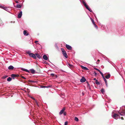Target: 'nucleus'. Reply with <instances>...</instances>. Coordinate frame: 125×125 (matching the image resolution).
<instances>
[{
	"instance_id": "obj_32",
	"label": "nucleus",
	"mask_w": 125,
	"mask_h": 125,
	"mask_svg": "<svg viewBox=\"0 0 125 125\" xmlns=\"http://www.w3.org/2000/svg\"><path fill=\"white\" fill-rule=\"evenodd\" d=\"M21 78H23L24 79H26V78H25L23 76H21Z\"/></svg>"
},
{
	"instance_id": "obj_42",
	"label": "nucleus",
	"mask_w": 125,
	"mask_h": 125,
	"mask_svg": "<svg viewBox=\"0 0 125 125\" xmlns=\"http://www.w3.org/2000/svg\"><path fill=\"white\" fill-rule=\"evenodd\" d=\"M31 98H32L33 99V100H35V101H36V100L35 99V98H34L33 97H31Z\"/></svg>"
},
{
	"instance_id": "obj_44",
	"label": "nucleus",
	"mask_w": 125,
	"mask_h": 125,
	"mask_svg": "<svg viewBox=\"0 0 125 125\" xmlns=\"http://www.w3.org/2000/svg\"><path fill=\"white\" fill-rule=\"evenodd\" d=\"M94 73L95 74V75L96 76L97 75V73L95 72H94Z\"/></svg>"
},
{
	"instance_id": "obj_22",
	"label": "nucleus",
	"mask_w": 125,
	"mask_h": 125,
	"mask_svg": "<svg viewBox=\"0 0 125 125\" xmlns=\"http://www.w3.org/2000/svg\"><path fill=\"white\" fill-rule=\"evenodd\" d=\"M12 79L11 77H9L7 79V80L8 81H10Z\"/></svg>"
},
{
	"instance_id": "obj_36",
	"label": "nucleus",
	"mask_w": 125,
	"mask_h": 125,
	"mask_svg": "<svg viewBox=\"0 0 125 125\" xmlns=\"http://www.w3.org/2000/svg\"><path fill=\"white\" fill-rule=\"evenodd\" d=\"M68 124V122H65L64 125H67Z\"/></svg>"
},
{
	"instance_id": "obj_1",
	"label": "nucleus",
	"mask_w": 125,
	"mask_h": 125,
	"mask_svg": "<svg viewBox=\"0 0 125 125\" xmlns=\"http://www.w3.org/2000/svg\"><path fill=\"white\" fill-rule=\"evenodd\" d=\"M61 50L63 56L66 58H68V55L64 49L63 48H62L61 49Z\"/></svg>"
},
{
	"instance_id": "obj_26",
	"label": "nucleus",
	"mask_w": 125,
	"mask_h": 125,
	"mask_svg": "<svg viewBox=\"0 0 125 125\" xmlns=\"http://www.w3.org/2000/svg\"><path fill=\"white\" fill-rule=\"evenodd\" d=\"M74 120L76 121H79V119H78L77 117H75V119Z\"/></svg>"
},
{
	"instance_id": "obj_34",
	"label": "nucleus",
	"mask_w": 125,
	"mask_h": 125,
	"mask_svg": "<svg viewBox=\"0 0 125 125\" xmlns=\"http://www.w3.org/2000/svg\"><path fill=\"white\" fill-rule=\"evenodd\" d=\"M63 113L64 115H66V112H64Z\"/></svg>"
},
{
	"instance_id": "obj_49",
	"label": "nucleus",
	"mask_w": 125,
	"mask_h": 125,
	"mask_svg": "<svg viewBox=\"0 0 125 125\" xmlns=\"http://www.w3.org/2000/svg\"><path fill=\"white\" fill-rule=\"evenodd\" d=\"M95 70H97V71H98V69L96 68H95Z\"/></svg>"
},
{
	"instance_id": "obj_37",
	"label": "nucleus",
	"mask_w": 125,
	"mask_h": 125,
	"mask_svg": "<svg viewBox=\"0 0 125 125\" xmlns=\"http://www.w3.org/2000/svg\"><path fill=\"white\" fill-rule=\"evenodd\" d=\"M25 71H26L27 72H29V70H27L26 69H25Z\"/></svg>"
},
{
	"instance_id": "obj_27",
	"label": "nucleus",
	"mask_w": 125,
	"mask_h": 125,
	"mask_svg": "<svg viewBox=\"0 0 125 125\" xmlns=\"http://www.w3.org/2000/svg\"><path fill=\"white\" fill-rule=\"evenodd\" d=\"M82 3H83V4L84 5H86V3H85V2L84 0L82 1Z\"/></svg>"
},
{
	"instance_id": "obj_33",
	"label": "nucleus",
	"mask_w": 125,
	"mask_h": 125,
	"mask_svg": "<svg viewBox=\"0 0 125 125\" xmlns=\"http://www.w3.org/2000/svg\"><path fill=\"white\" fill-rule=\"evenodd\" d=\"M100 74H101L103 78H104V75H103V73H102V72L100 73Z\"/></svg>"
},
{
	"instance_id": "obj_47",
	"label": "nucleus",
	"mask_w": 125,
	"mask_h": 125,
	"mask_svg": "<svg viewBox=\"0 0 125 125\" xmlns=\"http://www.w3.org/2000/svg\"><path fill=\"white\" fill-rule=\"evenodd\" d=\"M98 71L100 73H101L102 72L99 70H98Z\"/></svg>"
},
{
	"instance_id": "obj_20",
	"label": "nucleus",
	"mask_w": 125,
	"mask_h": 125,
	"mask_svg": "<svg viewBox=\"0 0 125 125\" xmlns=\"http://www.w3.org/2000/svg\"><path fill=\"white\" fill-rule=\"evenodd\" d=\"M31 73H35V71L33 69H31Z\"/></svg>"
},
{
	"instance_id": "obj_28",
	"label": "nucleus",
	"mask_w": 125,
	"mask_h": 125,
	"mask_svg": "<svg viewBox=\"0 0 125 125\" xmlns=\"http://www.w3.org/2000/svg\"><path fill=\"white\" fill-rule=\"evenodd\" d=\"M91 20L92 21L93 24H95V22H94V20H93V19H92V18H91Z\"/></svg>"
},
{
	"instance_id": "obj_19",
	"label": "nucleus",
	"mask_w": 125,
	"mask_h": 125,
	"mask_svg": "<svg viewBox=\"0 0 125 125\" xmlns=\"http://www.w3.org/2000/svg\"><path fill=\"white\" fill-rule=\"evenodd\" d=\"M95 83L97 85H99L100 83L99 82H98L97 80H96L95 82Z\"/></svg>"
},
{
	"instance_id": "obj_25",
	"label": "nucleus",
	"mask_w": 125,
	"mask_h": 125,
	"mask_svg": "<svg viewBox=\"0 0 125 125\" xmlns=\"http://www.w3.org/2000/svg\"><path fill=\"white\" fill-rule=\"evenodd\" d=\"M101 92L103 93L104 92V89H102L101 90Z\"/></svg>"
},
{
	"instance_id": "obj_29",
	"label": "nucleus",
	"mask_w": 125,
	"mask_h": 125,
	"mask_svg": "<svg viewBox=\"0 0 125 125\" xmlns=\"http://www.w3.org/2000/svg\"><path fill=\"white\" fill-rule=\"evenodd\" d=\"M8 76H5L3 77H2V78L3 79H5Z\"/></svg>"
},
{
	"instance_id": "obj_16",
	"label": "nucleus",
	"mask_w": 125,
	"mask_h": 125,
	"mask_svg": "<svg viewBox=\"0 0 125 125\" xmlns=\"http://www.w3.org/2000/svg\"><path fill=\"white\" fill-rule=\"evenodd\" d=\"M104 79V80L105 82V83L106 84V85L107 86V81L106 79H105V78L104 77V78H103Z\"/></svg>"
},
{
	"instance_id": "obj_10",
	"label": "nucleus",
	"mask_w": 125,
	"mask_h": 125,
	"mask_svg": "<svg viewBox=\"0 0 125 125\" xmlns=\"http://www.w3.org/2000/svg\"><path fill=\"white\" fill-rule=\"evenodd\" d=\"M86 80V79L84 77H83L80 80V81L81 82L83 83L85 82Z\"/></svg>"
},
{
	"instance_id": "obj_52",
	"label": "nucleus",
	"mask_w": 125,
	"mask_h": 125,
	"mask_svg": "<svg viewBox=\"0 0 125 125\" xmlns=\"http://www.w3.org/2000/svg\"><path fill=\"white\" fill-rule=\"evenodd\" d=\"M1 7V6H0V7Z\"/></svg>"
},
{
	"instance_id": "obj_35",
	"label": "nucleus",
	"mask_w": 125,
	"mask_h": 125,
	"mask_svg": "<svg viewBox=\"0 0 125 125\" xmlns=\"http://www.w3.org/2000/svg\"><path fill=\"white\" fill-rule=\"evenodd\" d=\"M27 53L29 54V55H30V54L31 53H30V52L29 51H28L27 52Z\"/></svg>"
},
{
	"instance_id": "obj_38",
	"label": "nucleus",
	"mask_w": 125,
	"mask_h": 125,
	"mask_svg": "<svg viewBox=\"0 0 125 125\" xmlns=\"http://www.w3.org/2000/svg\"><path fill=\"white\" fill-rule=\"evenodd\" d=\"M38 42V41H35V42H34L36 43V44H38V43H37Z\"/></svg>"
},
{
	"instance_id": "obj_41",
	"label": "nucleus",
	"mask_w": 125,
	"mask_h": 125,
	"mask_svg": "<svg viewBox=\"0 0 125 125\" xmlns=\"http://www.w3.org/2000/svg\"><path fill=\"white\" fill-rule=\"evenodd\" d=\"M25 69H24L23 68H21V70L23 71H25Z\"/></svg>"
},
{
	"instance_id": "obj_9",
	"label": "nucleus",
	"mask_w": 125,
	"mask_h": 125,
	"mask_svg": "<svg viewBox=\"0 0 125 125\" xmlns=\"http://www.w3.org/2000/svg\"><path fill=\"white\" fill-rule=\"evenodd\" d=\"M84 6L86 8V9L90 11L91 12H92V10L89 8L88 6L87 5V4L85 5Z\"/></svg>"
},
{
	"instance_id": "obj_5",
	"label": "nucleus",
	"mask_w": 125,
	"mask_h": 125,
	"mask_svg": "<svg viewBox=\"0 0 125 125\" xmlns=\"http://www.w3.org/2000/svg\"><path fill=\"white\" fill-rule=\"evenodd\" d=\"M11 76L12 78L13 79H14L15 77H18L19 76V75L18 74H12L11 75Z\"/></svg>"
},
{
	"instance_id": "obj_46",
	"label": "nucleus",
	"mask_w": 125,
	"mask_h": 125,
	"mask_svg": "<svg viewBox=\"0 0 125 125\" xmlns=\"http://www.w3.org/2000/svg\"><path fill=\"white\" fill-rule=\"evenodd\" d=\"M98 71L100 73H101L102 72L99 70H98Z\"/></svg>"
},
{
	"instance_id": "obj_12",
	"label": "nucleus",
	"mask_w": 125,
	"mask_h": 125,
	"mask_svg": "<svg viewBox=\"0 0 125 125\" xmlns=\"http://www.w3.org/2000/svg\"><path fill=\"white\" fill-rule=\"evenodd\" d=\"M43 58L44 60H48V58L45 55H43Z\"/></svg>"
},
{
	"instance_id": "obj_30",
	"label": "nucleus",
	"mask_w": 125,
	"mask_h": 125,
	"mask_svg": "<svg viewBox=\"0 0 125 125\" xmlns=\"http://www.w3.org/2000/svg\"><path fill=\"white\" fill-rule=\"evenodd\" d=\"M0 25H3L2 23V21H0Z\"/></svg>"
},
{
	"instance_id": "obj_3",
	"label": "nucleus",
	"mask_w": 125,
	"mask_h": 125,
	"mask_svg": "<svg viewBox=\"0 0 125 125\" xmlns=\"http://www.w3.org/2000/svg\"><path fill=\"white\" fill-rule=\"evenodd\" d=\"M118 113L121 115L123 116L125 115V110H123L121 112L118 111Z\"/></svg>"
},
{
	"instance_id": "obj_18",
	"label": "nucleus",
	"mask_w": 125,
	"mask_h": 125,
	"mask_svg": "<svg viewBox=\"0 0 125 125\" xmlns=\"http://www.w3.org/2000/svg\"><path fill=\"white\" fill-rule=\"evenodd\" d=\"M16 7L17 8H21V6L20 4H17Z\"/></svg>"
},
{
	"instance_id": "obj_48",
	"label": "nucleus",
	"mask_w": 125,
	"mask_h": 125,
	"mask_svg": "<svg viewBox=\"0 0 125 125\" xmlns=\"http://www.w3.org/2000/svg\"><path fill=\"white\" fill-rule=\"evenodd\" d=\"M93 80H95V81H96V80H97L96 79V78H94V79H93Z\"/></svg>"
},
{
	"instance_id": "obj_11",
	"label": "nucleus",
	"mask_w": 125,
	"mask_h": 125,
	"mask_svg": "<svg viewBox=\"0 0 125 125\" xmlns=\"http://www.w3.org/2000/svg\"><path fill=\"white\" fill-rule=\"evenodd\" d=\"M22 14V12L21 11L20 13H19L18 15V17L19 18H20L21 17Z\"/></svg>"
},
{
	"instance_id": "obj_43",
	"label": "nucleus",
	"mask_w": 125,
	"mask_h": 125,
	"mask_svg": "<svg viewBox=\"0 0 125 125\" xmlns=\"http://www.w3.org/2000/svg\"><path fill=\"white\" fill-rule=\"evenodd\" d=\"M35 101V102H36V104H37V105H38V103H37V102L36 100Z\"/></svg>"
},
{
	"instance_id": "obj_2",
	"label": "nucleus",
	"mask_w": 125,
	"mask_h": 125,
	"mask_svg": "<svg viewBox=\"0 0 125 125\" xmlns=\"http://www.w3.org/2000/svg\"><path fill=\"white\" fill-rule=\"evenodd\" d=\"M119 116V115L118 114L115 113H114L112 116L113 117L116 119H118V117Z\"/></svg>"
},
{
	"instance_id": "obj_14",
	"label": "nucleus",
	"mask_w": 125,
	"mask_h": 125,
	"mask_svg": "<svg viewBox=\"0 0 125 125\" xmlns=\"http://www.w3.org/2000/svg\"><path fill=\"white\" fill-rule=\"evenodd\" d=\"M14 68V67L12 65H10L8 67V68L9 70H13Z\"/></svg>"
},
{
	"instance_id": "obj_13",
	"label": "nucleus",
	"mask_w": 125,
	"mask_h": 125,
	"mask_svg": "<svg viewBox=\"0 0 125 125\" xmlns=\"http://www.w3.org/2000/svg\"><path fill=\"white\" fill-rule=\"evenodd\" d=\"M81 67L83 69L85 70H88V69L86 67L83 66L82 65H81Z\"/></svg>"
},
{
	"instance_id": "obj_17",
	"label": "nucleus",
	"mask_w": 125,
	"mask_h": 125,
	"mask_svg": "<svg viewBox=\"0 0 125 125\" xmlns=\"http://www.w3.org/2000/svg\"><path fill=\"white\" fill-rule=\"evenodd\" d=\"M35 55H36V56L39 58H41V57L39 54L38 53H36Z\"/></svg>"
},
{
	"instance_id": "obj_23",
	"label": "nucleus",
	"mask_w": 125,
	"mask_h": 125,
	"mask_svg": "<svg viewBox=\"0 0 125 125\" xmlns=\"http://www.w3.org/2000/svg\"><path fill=\"white\" fill-rule=\"evenodd\" d=\"M28 81L30 83H33L35 82V81H34L29 80Z\"/></svg>"
},
{
	"instance_id": "obj_40",
	"label": "nucleus",
	"mask_w": 125,
	"mask_h": 125,
	"mask_svg": "<svg viewBox=\"0 0 125 125\" xmlns=\"http://www.w3.org/2000/svg\"><path fill=\"white\" fill-rule=\"evenodd\" d=\"M100 61V60L99 59H98L97 60V62H98V63L96 62L97 64H98L99 62Z\"/></svg>"
},
{
	"instance_id": "obj_15",
	"label": "nucleus",
	"mask_w": 125,
	"mask_h": 125,
	"mask_svg": "<svg viewBox=\"0 0 125 125\" xmlns=\"http://www.w3.org/2000/svg\"><path fill=\"white\" fill-rule=\"evenodd\" d=\"M110 74H108L107 75H106L105 77L107 79H109L110 78Z\"/></svg>"
},
{
	"instance_id": "obj_8",
	"label": "nucleus",
	"mask_w": 125,
	"mask_h": 125,
	"mask_svg": "<svg viewBox=\"0 0 125 125\" xmlns=\"http://www.w3.org/2000/svg\"><path fill=\"white\" fill-rule=\"evenodd\" d=\"M23 33L24 35L25 36H27L29 34V33L27 30L24 31H23Z\"/></svg>"
},
{
	"instance_id": "obj_50",
	"label": "nucleus",
	"mask_w": 125,
	"mask_h": 125,
	"mask_svg": "<svg viewBox=\"0 0 125 125\" xmlns=\"http://www.w3.org/2000/svg\"><path fill=\"white\" fill-rule=\"evenodd\" d=\"M121 119H122V120H124V119L123 118V117H121Z\"/></svg>"
},
{
	"instance_id": "obj_45",
	"label": "nucleus",
	"mask_w": 125,
	"mask_h": 125,
	"mask_svg": "<svg viewBox=\"0 0 125 125\" xmlns=\"http://www.w3.org/2000/svg\"><path fill=\"white\" fill-rule=\"evenodd\" d=\"M51 75L53 76L54 75V74L53 73H52L51 74Z\"/></svg>"
},
{
	"instance_id": "obj_51",
	"label": "nucleus",
	"mask_w": 125,
	"mask_h": 125,
	"mask_svg": "<svg viewBox=\"0 0 125 125\" xmlns=\"http://www.w3.org/2000/svg\"><path fill=\"white\" fill-rule=\"evenodd\" d=\"M15 2L16 3H18V2L17 1H15Z\"/></svg>"
},
{
	"instance_id": "obj_4",
	"label": "nucleus",
	"mask_w": 125,
	"mask_h": 125,
	"mask_svg": "<svg viewBox=\"0 0 125 125\" xmlns=\"http://www.w3.org/2000/svg\"><path fill=\"white\" fill-rule=\"evenodd\" d=\"M30 56L34 59H36V56L35 54L32 53L30 54Z\"/></svg>"
},
{
	"instance_id": "obj_39",
	"label": "nucleus",
	"mask_w": 125,
	"mask_h": 125,
	"mask_svg": "<svg viewBox=\"0 0 125 125\" xmlns=\"http://www.w3.org/2000/svg\"><path fill=\"white\" fill-rule=\"evenodd\" d=\"M88 88H89V89H90V90L91 89V88L90 87L89 85H88Z\"/></svg>"
},
{
	"instance_id": "obj_6",
	"label": "nucleus",
	"mask_w": 125,
	"mask_h": 125,
	"mask_svg": "<svg viewBox=\"0 0 125 125\" xmlns=\"http://www.w3.org/2000/svg\"><path fill=\"white\" fill-rule=\"evenodd\" d=\"M66 48H67L68 50H71L72 49V47L66 44Z\"/></svg>"
},
{
	"instance_id": "obj_7",
	"label": "nucleus",
	"mask_w": 125,
	"mask_h": 125,
	"mask_svg": "<svg viewBox=\"0 0 125 125\" xmlns=\"http://www.w3.org/2000/svg\"><path fill=\"white\" fill-rule=\"evenodd\" d=\"M65 110V107L63 108L60 111V112L59 113V114L60 115H61L64 112V111Z\"/></svg>"
},
{
	"instance_id": "obj_31",
	"label": "nucleus",
	"mask_w": 125,
	"mask_h": 125,
	"mask_svg": "<svg viewBox=\"0 0 125 125\" xmlns=\"http://www.w3.org/2000/svg\"><path fill=\"white\" fill-rule=\"evenodd\" d=\"M94 26L96 28H97H97H98V27H97V25L96 24H94Z\"/></svg>"
},
{
	"instance_id": "obj_24",
	"label": "nucleus",
	"mask_w": 125,
	"mask_h": 125,
	"mask_svg": "<svg viewBox=\"0 0 125 125\" xmlns=\"http://www.w3.org/2000/svg\"><path fill=\"white\" fill-rule=\"evenodd\" d=\"M51 87V86H42V88H45H45H48V87Z\"/></svg>"
},
{
	"instance_id": "obj_21",
	"label": "nucleus",
	"mask_w": 125,
	"mask_h": 125,
	"mask_svg": "<svg viewBox=\"0 0 125 125\" xmlns=\"http://www.w3.org/2000/svg\"><path fill=\"white\" fill-rule=\"evenodd\" d=\"M67 64L70 68L72 67L73 66V65H72L70 64L69 63H67Z\"/></svg>"
}]
</instances>
